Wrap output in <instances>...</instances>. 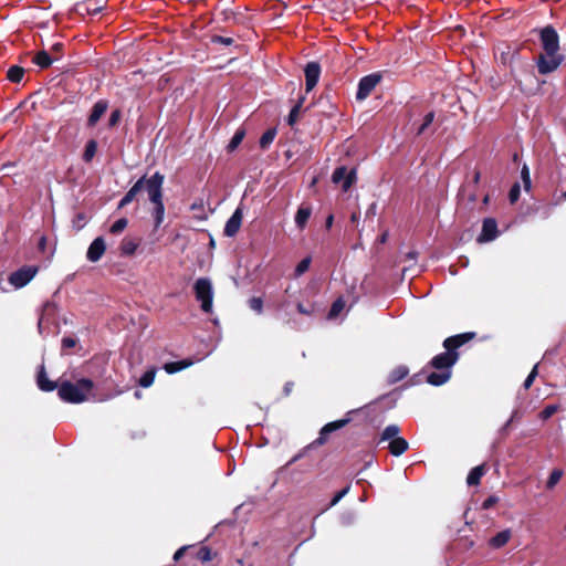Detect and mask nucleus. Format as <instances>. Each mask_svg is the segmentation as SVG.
Segmentation results:
<instances>
[{
  "label": "nucleus",
  "instance_id": "72a5a7b5",
  "mask_svg": "<svg viewBox=\"0 0 566 566\" xmlns=\"http://www.w3.org/2000/svg\"><path fill=\"white\" fill-rule=\"evenodd\" d=\"M156 376V368L151 367L143 373L139 377L138 384L143 388H148L153 385Z\"/></svg>",
  "mask_w": 566,
  "mask_h": 566
},
{
  "label": "nucleus",
  "instance_id": "37998d69",
  "mask_svg": "<svg viewBox=\"0 0 566 566\" xmlns=\"http://www.w3.org/2000/svg\"><path fill=\"white\" fill-rule=\"evenodd\" d=\"M537 375H538V364H535L534 367L532 368L531 373L528 374V376L525 378V380L523 382V388L525 390L531 388V386L533 385Z\"/></svg>",
  "mask_w": 566,
  "mask_h": 566
},
{
  "label": "nucleus",
  "instance_id": "b1692460",
  "mask_svg": "<svg viewBox=\"0 0 566 566\" xmlns=\"http://www.w3.org/2000/svg\"><path fill=\"white\" fill-rule=\"evenodd\" d=\"M139 245V241L130 238H124L120 242L119 250L120 255L130 256L133 255Z\"/></svg>",
  "mask_w": 566,
  "mask_h": 566
},
{
  "label": "nucleus",
  "instance_id": "5701e85b",
  "mask_svg": "<svg viewBox=\"0 0 566 566\" xmlns=\"http://www.w3.org/2000/svg\"><path fill=\"white\" fill-rule=\"evenodd\" d=\"M305 102V96L302 95L298 97V99L296 101V103L293 105V107L291 108L287 117H286V124L289 126H294L297 120H298V116H300V113H301V109L303 107V104Z\"/></svg>",
  "mask_w": 566,
  "mask_h": 566
},
{
  "label": "nucleus",
  "instance_id": "6ab92c4d",
  "mask_svg": "<svg viewBox=\"0 0 566 566\" xmlns=\"http://www.w3.org/2000/svg\"><path fill=\"white\" fill-rule=\"evenodd\" d=\"M312 214V207L310 205L302 203L295 213V224L300 230H304Z\"/></svg>",
  "mask_w": 566,
  "mask_h": 566
},
{
  "label": "nucleus",
  "instance_id": "473e14b6",
  "mask_svg": "<svg viewBox=\"0 0 566 566\" xmlns=\"http://www.w3.org/2000/svg\"><path fill=\"white\" fill-rule=\"evenodd\" d=\"M24 75V69L19 65H12L7 72V78L12 83H20Z\"/></svg>",
  "mask_w": 566,
  "mask_h": 566
},
{
  "label": "nucleus",
  "instance_id": "e2e57ef3",
  "mask_svg": "<svg viewBox=\"0 0 566 566\" xmlns=\"http://www.w3.org/2000/svg\"><path fill=\"white\" fill-rule=\"evenodd\" d=\"M293 386H294V384L292 381H287L284 385L283 391H284L285 396L290 395V392L292 391Z\"/></svg>",
  "mask_w": 566,
  "mask_h": 566
},
{
  "label": "nucleus",
  "instance_id": "5fc2aeb1",
  "mask_svg": "<svg viewBox=\"0 0 566 566\" xmlns=\"http://www.w3.org/2000/svg\"><path fill=\"white\" fill-rule=\"evenodd\" d=\"M296 310L300 314H303V315H312V313H313L312 306H305L302 303L296 304Z\"/></svg>",
  "mask_w": 566,
  "mask_h": 566
},
{
  "label": "nucleus",
  "instance_id": "0eeeda50",
  "mask_svg": "<svg viewBox=\"0 0 566 566\" xmlns=\"http://www.w3.org/2000/svg\"><path fill=\"white\" fill-rule=\"evenodd\" d=\"M38 272V265H23L11 272L8 281L14 289H22L33 280Z\"/></svg>",
  "mask_w": 566,
  "mask_h": 566
},
{
  "label": "nucleus",
  "instance_id": "7ed1b4c3",
  "mask_svg": "<svg viewBox=\"0 0 566 566\" xmlns=\"http://www.w3.org/2000/svg\"><path fill=\"white\" fill-rule=\"evenodd\" d=\"M165 176L159 171L151 175L146 182V192L148 200L154 205L151 217L154 219L155 229H159L165 219V205L163 185Z\"/></svg>",
  "mask_w": 566,
  "mask_h": 566
},
{
  "label": "nucleus",
  "instance_id": "1a4fd4ad",
  "mask_svg": "<svg viewBox=\"0 0 566 566\" xmlns=\"http://www.w3.org/2000/svg\"><path fill=\"white\" fill-rule=\"evenodd\" d=\"M356 169H347L346 166H339L335 168L332 174V181L336 185H340L342 190L347 192L352 186L356 182Z\"/></svg>",
  "mask_w": 566,
  "mask_h": 566
},
{
  "label": "nucleus",
  "instance_id": "39448f33",
  "mask_svg": "<svg viewBox=\"0 0 566 566\" xmlns=\"http://www.w3.org/2000/svg\"><path fill=\"white\" fill-rule=\"evenodd\" d=\"M365 408L366 407L350 410L346 413V416L344 418L335 420V421H331V422L326 423L325 426H323L322 429L319 430V436L312 443H310L307 447H305L301 452L295 454L292 458V460L290 461V463H294V462L298 461L301 458L304 457V454L307 450L323 446L327 441L328 436L331 433L344 428L353 420L352 415L360 413L365 410Z\"/></svg>",
  "mask_w": 566,
  "mask_h": 566
},
{
  "label": "nucleus",
  "instance_id": "79ce46f5",
  "mask_svg": "<svg viewBox=\"0 0 566 566\" xmlns=\"http://www.w3.org/2000/svg\"><path fill=\"white\" fill-rule=\"evenodd\" d=\"M249 307L254 311L256 314H262L263 312V300L258 296H253L249 300Z\"/></svg>",
  "mask_w": 566,
  "mask_h": 566
},
{
  "label": "nucleus",
  "instance_id": "864d4df0",
  "mask_svg": "<svg viewBox=\"0 0 566 566\" xmlns=\"http://www.w3.org/2000/svg\"><path fill=\"white\" fill-rule=\"evenodd\" d=\"M290 307H291V302H290V301H287V300H283V301H281L280 303H277V305H276V311H277L279 313H284V314H286V315H287V314H289V310H290Z\"/></svg>",
  "mask_w": 566,
  "mask_h": 566
},
{
  "label": "nucleus",
  "instance_id": "69168bd1",
  "mask_svg": "<svg viewBox=\"0 0 566 566\" xmlns=\"http://www.w3.org/2000/svg\"><path fill=\"white\" fill-rule=\"evenodd\" d=\"M43 324H44V317H43V316H41V317L39 318V322H38V328H39V333H40V334H43Z\"/></svg>",
  "mask_w": 566,
  "mask_h": 566
},
{
  "label": "nucleus",
  "instance_id": "6e6d98bb",
  "mask_svg": "<svg viewBox=\"0 0 566 566\" xmlns=\"http://www.w3.org/2000/svg\"><path fill=\"white\" fill-rule=\"evenodd\" d=\"M46 243H48L46 237L41 235L38 241V250L41 252H44L46 249Z\"/></svg>",
  "mask_w": 566,
  "mask_h": 566
},
{
  "label": "nucleus",
  "instance_id": "a211bd4d",
  "mask_svg": "<svg viewBox=\"0 0 566 566\" xmlns=\"http://www.w3.org/2000/svg\"><path fill=\"white\" fill-rule=\"evenodd\" d=\"M36 385L40 390L45 391V392L53 391L54 389H57V387H59L55 381L49 379L43 365L40 367V369L38 371Z\"/></svg>",
  "mask_w": 566,
  "mask_h": 566
},
{
  "label": "nucleus",
  "instance_id": "dca6fc26",
  "mask_svg": "<svg viewBox=\"0 0 566 566\" xmlns=\"http://www.w3.org/2000/svg\"><path fill=\"white\" fill-rule=\"evenodd\" d=\"M105 250L106 244L103 237H97L91 242L86 252V258L90 262L95 263L101 260Z\"/></svg>",
  "mask_w": 566,
  "mask_h": 566
},
{
  "label": "nucleus",
  "instance_id": "aec40b11",
  "mask_svg": "<svg viewBox=\"0 0 566 566\" xmlns=\"http://www.w3.org/2000/svg\"><path fill=\"white\" fill-rule=\"evenodd\" d=\"M511 537L512 532L510 528H506L492 536L488 543L489 546L492 547L493 549H500L509 543Z\"/></svg>",
  "mask_w": 566,
  "mask_h": 566
},
{
  "label": "nucleus",
  "instance_id": "c85d7f7f",
  "mask_svg": "<svg viewBox=\"0 0 566 566\" xmlns=\"http://www.w3.org/2000/svg\"><path fill=\"white\" fill-rule=\"evenodd\" d=\"M245 136V129L243 127H239L232 138L230 139L228 146H227V151L228 153H232L239 146L240 144L242 143L243 138Z\"/></svg>",
  "mask_w": 566,
  "mask_h": 566
},
{
  "label": "nucleus",
  "instance_id": "7c9ffc66",
  "mask_svg": "<svg viewBox=\"0 0 566 566\" xmlns=\"http://www.w3.org/2000/svg\"><path fill=\"white\" fill-rule=\"evenodd\" d=\"M33 62L41 69H46L52 65L53 59L48 51H40L35 54Z\"/></svg>",
  "mask_w": 566,
  "mask_h": 566
},
{
  "label": "nucleus",
  "instance_id": "bb28decb",
  "mask_svg": "<svg viewBox=\"0 0 566 566\" xmlns=\"http://www.w3.org/2000/svg\"><path fill=\"white\" fill-rule=\"evenodd\" d=\"M97 142L95 139H88L85 144L84 151L82 155V159L84 163L88 164L93 160L97 151Z\"/></svg>",
  "mask_w": 566,
  "mask_h": 566
},
{
  "label": "nucleus",
  "instance_id": "4be33fe9",
  "mask_svg": "<svg viewBox=\"0 0 566 566\" xmlns=\"http://www.w3.org/2000/svg\"><path fill=\"white\" fill-rule=\"evenodd\" d=\"M408 441L399 436L396 439L391 440L388 444L389 452L395 457L401 455L403 452L408 450Z\"/></svg>",
  "mask_w": 566,
  "mask_h": 566
},
{
  "label": "nucleus",
  "instance_id": "052dcab7",
  "mask_svg": "<svg viewBox=\"0 0 566 566\" xmlns=\"http://www.w3.org/2000/svg\"><path fill=\"white\" fill-rule=\"evenodd\" d=\"M52 52L54 53H61L63 50V43L56 42L51 48Z\"/></svg>",
  "mask_w": 566,
  "mask_h": 566
},
{
  "label": "nucleus",
  "instance_id": "ddd939ff",
  "mask_svg": "<svg viewBox=\"0 0 566 566\" xmlns=\"http://www.w3.org/2000/svg\"><path fill=\"white\" fill-rule=\"evenodd\" d=\"M108 105L109 104L107 99H98L96 103H94L86 119L87 128H93L96 126V124L106 113Z\"/></svg>",
  "mask_w": 566,
  "mask_h": 566
},
{
  "label": "nucleus",
  "instance_id": "9b49d317",
  "mask_svg": "<svg viewBox=\"0 0 566 566\" xmlns=\"http://www.w3.org/2000/svg\"><path fill=\"white\" fill-rule=\"evenodd\" d=\"M305 91L310 93L318 83L321 76V65L318 62H308L304 67Z\"/></svg>",
  "mask_w": 566,
  "mask_h": 566
},
{
  "label": "nucleus",
  "instance_id": "2eb2a0df",
  "mask_svg": "<svg viewBox=\"0 0 566 566\" xmlns=\"http://www.w3.org/2000/svg\"><path fill=\"white\" fill-rule=\"evenodd\" d=\"M353 0H326L324 8L331 13L345 17L352 9Z\"/></svg>",
  "mask_w": 566,
  "mask_h": 566
},
{
  "label": "nucleus",
  "instance_id": "a878e982",
  "mask_svg": "<svg viewBox=\"0 0 566 566\" xmlns=\"http://www.w3.org/2000/svg\"><path fill=\"white\" fill-rule=\"evenodd\" d=\"M409 374V369L405 365L397 366L394 368L388 375V384L394 385L400 380H402Z\"/></svg>",
  "mask_w": 566,
  "mask_h": 566
},
{
  "label": "nucleus",
  "instance_id": "3c124183",
  "mask_svg": "<svg viewBox=\"0 0 566 566\" xmlns=\"http://www.w3.org/2000/svg\"><path fill=\"white\" fill-rule=\"evenodd\" d=\"M348 492H349V485L337 491L331 501V505H336Z\"/></svg>",
  "mask_w": 566,
  "mask_h": 566
},
{
  "label": "nucleus",
  "instance_id": "a19ab883",
  "mask_svg": "<svg viewBox=\"0 0 566 566\" xmlns=\"http://www.w3.org/2000/svg\"><path fill=\"white\" fill-rule=\"evenodd\" d=\"M521 196V186L518 182H514L509 191V201L514 205L517 202Z\"/></svg>",
  "mask_w": 566,
  "mask_h": 566
},
{
  "label": "nucleus",
  "instance_id": "412c9836",
  "mask_svg": "<svg viewBox=\"0 0 566 566\" xmlns=\"http://www.w3.org/2000/svg\"><path fill=\"white\" fill-rule=\"evenodd\" d=\"M192 364L193 360L191 358H184L180 360L166 363L164 365V369L167 374L172 375L190 367Z\"/></svg>",
  "mask_w": 566,
  "mask_h": 566
},
{
  "label": "nucleus",
  "instance_id": "680f3d73",
  "mask_svg": "<svg viewBox=\"0 0 566 566\" xmlns=\"http://www.w3.org/2000/svg\"><path fill=\"white\" fill-rule=\"evenodd\" d=\"M521 417H522V415H521L520 410L515 409V410L512 411L511 417H510L509 420H511L513 422V421L520 419Z\"/></svg>",
  "mask_w": 566,
  "mask_h": 566
},
{
  "label": "nucleus",
  "instance_id": "c9c22d12",
  "mask_svg": "<svg viewBox=\"0 0 566 566\" xmlns=\"http://www.w3.org/2000/svg\"><path fill=\"white\" fill-rule=\"evenodd\" d=\"M311 262H312V258L311 256H305L304 259H302L297 265L295 266V270H294V276L295 277H300L302 276L305 272L308 271L310 269V265H311Z\"/></svg>",
  "mask_w": 566,
  "mask_h": 566
},
{
  "label": "nucleus",
  "instance_id": "c756f323",
  "mask_svg": "<svg viewBox=\"0 0 566 566\" xmlns=\"http://www.w3.org/2000/svg\"><path fill=\"white\" fill-rule=\"evenodd\" d=\"M400 432V428L397 426V424H389L387 426L381 434H380V439L378 441V443H381L384 441H391L394 439H396L398 437Z\"/></svg>",
  "mask_w": 566,
  "mask_h": 566
},
{
  "label": "nucleus",
  "instance_id": "9d476101",
  "mask_svg": "<svg viewBox=\"0 0 566 566\" xmlns=\"http://www.w3.org/2000/svg\"><path fill=\"white\" fill-rule=\"evenodd\" d=\"M499 235L497 222L494 218H485L482 222V230L478 242L486 243L495 240Z\"/></svg>",
  "mask_w": 566,
  "mask_h": 566
},
{
  "label": "nucleus",
  "instance_id": "603ef678",
  "mask_svg": "<svg viewBox=\"0 0 566 566\" xmlns=\"http://www.w3.org/2000/svg\"><path fill=\"white\" fill-rule=\"evenodd\" d=\"M499 502V497L496 495H490L482 502L483 510L492 509Z\"/></svg>",
  "mask_w": 566,
  "mask_h": 566
},
{
  "label": "nucleus",
  "instance_id": "4d7b16f0",
  "mask_svg": "<svg viewBox=\"0 0 566 566\" xmlns=\"http://www.w3.org/2000/svg\"><path fill=\"white\" fill-rule=\"evenodd\" d=\"M512 424V421L511 420H507L499 430V434L504 437L507 434L509 430H510V427Z\"/></svg>",
  "mask_w": 566,
  "mask_h": 566
},
{
  "label": "nucleus",
  "instance_id": "de8ad7c7",
  "mask_svg": "<svg viewBox=\"0 0 566 566\" xmlns=\"http://www.w3.org/2000/svg\"><path fill=\"white\" fill-rule=\"evenodd\" d=\"M558 407L556 405H547L544 407V409L541 411V418L543 420H546L551 418L555 412L557 411Z\"/></svg>",
  "mask_w": 566,
  "mask_h": 566
},
{
  "label": "nucleus",
  "instance_id": "338daca9",
  "mask_svg": "<svg viewBox=\"0 0 566 566\" xmlns=\"http://www.w3.org/2000/svg\"><path fill=\"white\" fill-rule=\"evenodd\" d=\"M468 198L470 202H475L478 199L475 191L470 192Z\"/></svg>",
  "mask_w": 566,
  "mask_h": 566
},
{
  "label": "nucleus",
  "instance_id": "bf43d9fd",
  "mask_svg": "<svg viewBox=\"0 0 566 566\" xmlns=\"http://www.w3.org/2000/svg\"><path fill=\"white\" fill-rule=\"evenodd\" d=\"M333 223H334V216L333 214H328L326 220H325V228L327 230H329L333 227Z\"/></svg>",
  "mask_w": 566,
  "mask_h": 566
},
{
  "label": "nucleus",
  "instance_id": "e433bc0d",
  "mask_svg": "<svg viewBox=\"0 0 566 566\" xmlns=\"http://www.w3.org/2000/svg\"><path fill=\"white\" fill-rule=\"evenodd\" d=\"M521 179H522V182L524 186V190L528 192L532 187V181H531L530 168L526 164H524L521 168Z\"/></svg>",
  "mask_w": 566,
  "mask_h": 566
},
{
  "label": "nucleus",
  "instance_id": "393cba45",
  "mask_svg": "<svg viewBox=\"0 0 566 566\" xmlns=\"http://www.w3.org/2000/svg\"><path fill=\"white\" fill-rule=\"evenodd\" d=\"M485 474V465L480 464L471 469L467 476V483L469 486H475L480 484L481 478Z\"/></svg>",
  "mask_w": 566,
  "mask_h": 566
},
{
  "label": "nucleus",
  "instance_id": "a18cd8bd",
  "mask_svg": "<svg viewBox=\"0 0 566 566\" xmlns=\"http://www.w3.org/2000/svg\"><path fill=\"white\" fill-rule=\"evenodd\" d=\"M120 118H122L120 109L119 108L114 109L108 117L107 126L109 128L117 126Z\"/></svg>",
  "mask_w": 566,
  "mask_h": 566
},
{
  "label": "nucleus",
  "instance_id": "4468645a",
  "mask_svg": "<svg viewBox=\"0 0 566 566\" xmlns=\"http://www.w3.org/2000/svg\"><path fill=\"white\" fill-rule=\"evenodd\" d=\"M147 176H142L132 187L123 196V198L118 202V209H122L129 205L137 193H139L143 189L146 190Z\"/></svg>",
  "mask_w": 566,
  "mask_h": 566
},
{
  "label": "nucleus",
  "instance_id": "f03ea898",
  "mask_svg": "<svg viewBox=\"0 0 566 566\" xmlns=\"http://www.w3.org/2000/svg\"><path fill=\"white\" fill-rule=\"evenodd\" d=\"M538 38L543 52L536 59L537 72L541 75H548L563 64L565 55L559 53V35L552 24L541 28Z\"/></svg>",
  "mask_w": 566,
  "mask_h": 566
},
{
  "label": "nucleus",
  "instance_id": "20e7f679",
  "mask_svg": "<svg viewBox=\"0 0 566 566\" xmlns=\"http://www.w3.org/2000/svg\"><path fill=\"white\" fill-rule=\"evenodd\" d=\"M94 387V382L90 378H81L75 384L64 380L57 387V395L61 400L70 403H81L87 399V392Z\"/></svg>",
  "mask_w": 566,
  "mask_h": 566
},
{
  "label": "nucleus",
  "instance_id": "f257e3e1",
  "mask_svg": "<svg viewBox=\"0 0 566 566\" xmlns=\"http://www.w3.org/2000/svg\"><path fill=\"white\" fill-rule=\"evenodd\" d=\"M473 336V333H463L447 337L443 340L446 352L436 355L429 361V366L436 369V371H431L427 375L426 381L429 385L439 387L450 380L452 376V367L459 359L458 348L470 340Z\"/></svg>",
  "mask_w": 566,
  "mask_h": 566
},
{
  "label": "nucleus",
  "instance_id": "58836bf2",
  "mask_svg": "<svg viewBox=\"0 0 566 566\" xmlns=\"http://www.w3.org/2000/svg\"><path fill=\"white\" fill-rule=\"evenodd\" d=\"M562 476H563L562 470L554 469L547 479V482H546L547 489H553L560 481Z\"/></svg>",
  "mask_w": 566,
  "mask_h": 566
},
{
  "label": "nucleus",
  "instance_id": "0e129e2a",
  "mask_svg": "<svg viewBox=\"0 0 566 566\" xmlns=\"http://www.w3.org/2000/svg\"><path fill=\"white\" fill-rule=\"evenodd\" d=\"M352 521H353V515H348V516L343 515L342 516V523L345 525L352 523Z\"/></svg>",
  "mask_w": 566,
  "mask_h": 566
},
{
  "label": "nucleus",
  "instance_id": "c03bdc74",
  "mask_svg": "<svg viewBox=\"0 0 566 566\" xmlns=\"http://www.w3.org/2000/svg\"><path fill=\"white\" fill-rule=\"evenodd\" d=\"M213 555L212 551L207 546L201 547L197 554L198 559L203 563L212 560Z\"/></svg>",
  "mask_w": 566,
  "mask_h": 566
},
{
  "label": "nucleus",
  "instance_id": "2f4dec72",
  "mask_svg": "<svg viewBox=\"0 0 566 566\" xmlns=\"http://www.w3.org/2000/svg\"><path fill=\"white\" fill-rule=\"evenodd\" d=\"M275 136H276L275 128L266 129L260 137V140H259L260 148L263 150L268 149L270 147V145L273 143Z\"/></svg>",
  "mask_w": 566,
  "mask_h": 566
},
{
  "label": "nucleus",
  "instance_id": "f3484780",
  "mask_svg": "<svg viewBox=\"0 0 566 566\" xmlns=\"http://www.w3.org/2000/svg\"><path fill=\"white\" fill-rule=\"evenodd\" d=\"M106 1L107 0H87V3H77L76 10L78 12H85L90 15H96L104 10Z\"/></svg>",
  "mask_w": 566,
  "mask_h": 566
},
{
  "label": "nucleus",
  "instance_id": "8fccbe9b",
  "mask_svg": "<svg viewBox=\"0 0 566 566\" xmlns=\"http://www.w3.org/2000/svg\"><path fill=\"white\" fill-rule=\"evenodd\" d=\"M480 178H481V175H480V171L479 170H474L473 171V175H472V179L470 181H468L464 186H463V189L462 191H465L467 188H470V187H473L475 188L479 182H480Z\"/></svg>",
  "mask_w": 566,
  "mask_h": 566
},
{
  "label": "nucleus",
  "instance_id": "ea45409f",
  "mask_svg": "<svg viewBox=\"0 0 566 566\" xmlns=\"http://www.w3.org/2000/svg\"><path fill=\"white\" fill-rule=\"evenodd\" d=\"M434 119V112L431 111L429 113H427L423 117V120H422V124L419 126L418 130H417V135H422L426 129L432 124Z\"/></svg>",
  "mask_w": 566,
  "mask_h": 566
},
{
  "label": "nucleus",
  "instance_id": "cd10ccee",
  "mask_svg": "<svg viewBox=\"0 0 566 566\" xmlns=\"http://www.w3.org/2000/svg\"><path fill=\"white\" fill-rule=\"evenodd\" d=\"M222 20L227 23L239 24L243 21V13L232 9H224L221 11Z\"/></svg>",
  "mask_w": 566,
  "mask_h": 566
},
{
  "label": "nucleus",
  "instance_id": "f8f14e48",
  "mask_svg": "<svg viewBox=\"0 0 566 566\" xmlns=\"http://www.w3.org/2000/svg\"><path fill=\"white\" fill-rule=\"evenodd\" d=\"M242 218H243V208L240 205L233 211L231 217L227 220L224 229H223V234L229 238L234 237L240 230V227L242 223Z\"/></svg>",
  "mask_w": 566,
  "mask_h": 566
},
{
  "label": "nucleus",
  "instance_id": "4c0bfd02",
  "mask_svg": "<svg viewBox=\"0 0 566 566\" xmlns=\"http://www.w3.org/2000/svg\"><path fill=\"white\" fill-rule=\"evenodd\" d=\"M127 224H128V220H127L126 218H119V219H117V220H116V221L111 226V228H109V232H111L112 234L117 235V234L122 233V232L125 230V228L127 227Z\"/></svg>",
  "mask_w": 566,
  "mask_h": 566
},
{
  "label": "nucleus",
  "instance_id": "6e6552de",
  "mask_svg": "<svg viewBox=\"0 0 566 566\" xmlns=\"http://www.w3.org/2000/svg\"><path fill=\"white\" fill-rule=\"evenodd\" d=\"M381 78L382 76L379 72L363 76L357 85L356 99L358 102L365 101L380 83Z\"/></svg>",
  "mask_w": 566,
  "mask_h": 566
},
{
  "label": "nucleus",
  "instance_id": "774afa93",
  "mask_svg": "<svg viewBox=\"0 0 566 566\" xmlns=\"http://www.w3.org/2000/svg\"><path fill=\"white\" fill-rule=\"evenodd\" d=\"M408 258L409 259H415L416 258V252H409L408 253Z\"/></svg>",
  "mask_w": 566,
  "mask_h": 566
},
{
  "label": "nucleus",
  "instance_id": "423d86ee",
  "mask_svg": "<svg viewBox=\"0 0 566 566\" xmlns=\"http://www.w3.org/2000/svg\"><path fill=\"white\" fill-rule=\"evenodd\" d=\"M192 290L196 300L200 303L201 311L211 313L213 305V286L211 280L209 277L197 279Z\"/></svg>",
  "mask_w": 566,
  "mask_h": 566
},
{
  "label": "nucleus",
  "instance_id": "13d9d810",
  "mask_svg": "<svg viewBox=\"0 0 566 566\" xmlns=\"http://www.w3.org/2000/svg\"><path fill=\"white\" fill-rule=\"evenodd\" d=\"M186 551H187V546H182V547L178 548L174 554V560L178 562L184 556Z\"/></svg>",
  "mask_w": 566,
  "mask_h": 566
},
{
  "label": "nucleus",
  "instance_id": "f704fd0d",
  "mask_svg": "<svg viewBox=\"0 0 566 566\" xmlns=\"http://www.w3.org/2000/svg\"><path fill=\"white\" fill-rule=\"evenodd\" d=\"M345 307V301L343 297H337L333 303L328 312V318H336Z\"/></svg>",
  "mask_w": 566,
  "mask_h": 566
},
{
  "label": "nucleus",
  "instance_id": "49530a36",
  "mask_svg": "<svg viewBox=\"0 0 566 566\" xmlns=\"http://www.w3.org/2000/svg\"><path fill=\"white\" fill-rule=\"evenodd\" d=\"M77 344V338L72 336H64L61 342L62 352L71 349L75 347Z\"/></svg>",
  "mask_w": 566,
  "mask_h": 566
},
{
  "label": "nucleus",
  "instance_id": "09e8293b",
  "mask_svg": "<svg viewBox=\"0 0 566 566\" xmlns=\"http://www.w3.org/2000/svg\"><path fill=\"white\" fill-rule=\"evenodd\" d=\"M211 42L214 44L231 45L233 43V39L216 34L211 36Z\"/></svg>",
  "mask_w": 566,
  "mask_h": 566
}]
</instances>
